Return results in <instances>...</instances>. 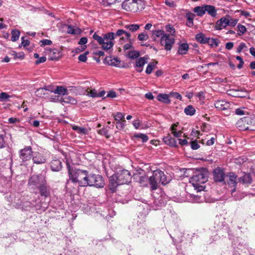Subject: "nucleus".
I'll list each match as a JSON object with an SVG mask.
<instances>
[{
  "instance_id": "1",
  "label": "nucleus",
  "mask_w": 255,
  "mask_h": 255,
  "mask_svg": "<svg viewBox=\"0 0 255 255\" xmlns=\"http://www.w3.org/2000/svg\"><path fill=\"white\" fill-rule=\"evenodd\" d=\"M69 179L67 180L66 187L70 189L71 183L81 187L94 186L102 188L105 185L104 180L100 175L89 173L87 171L79 169H71L68 167Z\"/></svg>"
},
{
  "instance_id": "2",
  "label": "nucleus",
  "mask_w": 255,
  "mask_h": 255,
  "mask_svg": "<svg viewBox=\"0 0 255 255\" xmlns=\"http://www.w3.org/2000/svg\"><path fill=\"white\" fill-rule=\"evenodd\" d=\"M164 172L160 170H155L153 171L152 176L149 177V184L151 190L157 189L158 184L166 185L169 182Z\"/></svg>"
},
{
  "instance_id": "3",
  "label": "nucleus",
  "mask_w": 255,
  "mask_h": 255,
  "mask_svg": "<svg viewBox=\"0 0 255 255\" xmlns=\"http://www.w3.org/2000/svg\"><path fill=\"white\" fill-rule=\"evenodd\" d=\"M93 38L96 40L104 50H108L112 48L114 45L115 39V33L111 32L104 35L103 37L98 35L95 33L93 35Z\"/></svg>"
},
{
  "instance_id": "4",
  "label": "nucleus",
  "mask_w": 255,
  "mask_h": 255,
  "mask_svg": "<svg viewBox=\"0 0 255 255\" xmlns=\"http://www.w3.org/2000/svg\"><path fill=\"white\" fill-rule=\"evenodd\" d=\"M207 180V174L205 172L196 170L190 178L189 182L197 191H201L204 190L205 187L201 184L205 183Z\"/></svg>"
},
{
  "instance_id": "5",
  "label": "nucleus",
  "mask_w": 255,
  "mask_h": 255,
  "mask_svg": "<svg viewBox=\"0 0 255 255\" xmlns=\"http://www.w3.org/2000/svg\"><path fill=\"white\" fill-rule=\"evenodd\" d=\"M255 123V119H252L250 117H245L240 120H239L237 124V127L240 130H255V126L254 125H251L248 126L249 123Z\"/></svg>"
},
{
  "instance_id": "6",
  "label": "nucleus",
  "mask_w": 255,
  "mask_h": 255,
  "mask_svg": "<svg viewBox=\"0 0 255 255\" xmlns=\"http://www.w3.org/2000/svg\"><path fill=\"white\" fill-rule=\"evenodd\" d=\"M46 182L45 175L41 173L34 174L31 176L28 181V185L31 188H38L40 186L46 183Z\"/></svg>"
},
{
  "instance_id": "7",
  "label": "nucleus",
  "mask_w": 255,
  "mask_h": 255,
  "mask_svg": "<svg viewBox=\"0 0 255 255\" xmlns=\"http://www.w3.org/2000/svg\"><path fill=\"white\" fill-rule=\"evenodd\" d=\"M116 173L120 184H128L130 182L131 176L130 172L128 170H120Z\"/></svg>"
},
{
  "instance_id": "8",
  "label": "nucleus",
  "mask_w": 255,
  "mask_h": 255,
  "mask_svg": "<svg viewBox=\"0 0 255 255\" xmlns=\"http://www.w3.org/2000/svg\"><path fill=\"white\" fill-rule=\"evenodd\" d=\"M26 204L37 210L38 213L45 211L48 207V204L46 203L41 202L39 199L33 200L31 202H27Z\"/></svg>"
},
{
  "instance_id": "9",
  "label": "nucleus",
  "mask_w": 255,
  "mask_h": 255,
  "mask_svg": "<svg viewBox=\"0 0 255 255\" xmlns=\"http://www.w3.org/2000/svg\"><path fill=\"white\" fill-rule=\"evenodd\" d=\"M19 158L22 162L30 160L32 157V150L30 146H25L19 150Z\"/></svg>"
},
{
  "instance_id": "10",
  "label": "nucleus",
  "mask_w": 255,
  "mask_h": 255,
  "mask_svg": "<svg viewBox=\"0 0 255 255\" xmlns=\"http://www.w3.org/2000/svg\"><path fill=\"white\" fill-rule=\"evenodd\" d=\"M174 42V39L170 37L168 34L162 36L160 39L161 44L164 46L165 49L167 51H170L171 49Z\"/></svg>"
},
{
  "instance_id": "11",
  "label": "nucleus",
  "mask_w": 255,
  "mask_h": 255,
  "mask_svg": "<svg viewBox=\"0 0 255 255\" xmlns=\"http://www.w3.org/2000/svg\"><path fill=\"white\" fill-rule=\"evenodd\" d=\"M69 88V89H68L63 86H57L52 92L54 93L59 95L65 96L69 94V91H73V92H74L76 90V88L75 87H70Z\"/></svg>"
},
{
  "instance_id": "12",
  "label": "nucleus",
  "mask_w": 255,
  "mask_h": 255,
  "mask_svg": "<svg viewBox=\"0 0 255 255\" xmlns=\"http://www.w3.org/2000/svg\"><path fill=\"white\" fill-rule=\"evenodd\" d=\"M228 18L229 15H226L225 16H224L217 20L215 23V28L216 30H219L225 28L227 26H228Z\"/></svg>"
},
{
  "instance_id": "13",
  "label": "nucleus",
  "mask_w": 255,
  "mask_h": 255,
  "mask_svg": "<svg viewBox=\"0 0 255 255\" xmlns=\"http://www.w3.org/2000/svg\"><path fill=\"white\" fill-rule=\"evenodd\" d=\"M228 94L235 97L244 98L248 96L247 91L244 89H232L228 91Z\"/></svg>"
},
{
  "instance_id": "14",
  "label": "nucleus",
  "mask_w": 255,
  "mask_h": 255,
  "mask_svg": "<svg viewBox=\"0 0 255 255\" xmlns=\"http://www.w3.org/2000/svg\"><path fill=\"white\" fill-rule=\"evenodd\" d=\"M109 188L112 192L116 191L117 187L120 185L119 183L118 177L117 173L111 176L109 179Z\"/></svg>"
},
{
  "instance_id": "15",
  "label": "nucleus",
  "mask_w": 255,
  "mask_h": 255,
  "mask_svg": "<svg viewBox=\"0 0 255 255\" xmlns=\"http://www.w3.org/2000/svg\"><path fill=\"white\" fill-rule=\"evenodd\" d=\"M47 53L49 54L51 60H56L61 55V52L57 48H47Z\"/></svg>"
},
{
  "instance_id": "16",
  "label": "nucleus",
  "mask_w": 255,
  "mask_h": 255,
  "mask_svg": "<svg viewBox=\"0 0 255 255\" xmlns=\"http://www.w3.org/2000/svg\"><path fill=\"white\" fill-rule=\"evenodd\" d=\"M214 179L216 182H222L224 180L225 173L220 168H216L213 171Z\"/></svg>"
},
{
  "instance_id": "17",
  "label": "nucleus",
  "mask_w": 255,
  "mask_h": 255,
  "mask_svg": "<svg viewBox=\"0 0 255 255\" xmlns=\"http://www.w3.org/2000/svg\"><path fill=\"white\" fill-rule=\"evenodd\" d=\"M147 58L145 56L137 59L135 64V67L137 68L136 71L139 73L142 72L143 66L147 63Z\"/></svg>"
},
{
  "instance_id": "18",
  "label": "nucleus",
  "mask_w": 255,
  "mask_h": 255,
  "mask_svg": "<svg viewBox=\"0 0 255 255\" xmlns=\"http://www.w3.org/2000/svg\"><path fill=\"white\" fill-rule=\"evenodd\" d=\"M215 107L219 110H225L230 108V104L223 100H220L215 102Z\"/></svg>"
},
{
  "instance_id": "19",
  "label": "nucleus",
  "mask_w": 255,
  "mask_h": 255,
  "mask_svg": "<svg viewBox=\"0 0 255 255\" xmlns=\"http://www.w3.org/2000/svg\"><path fill=\"white\" fill-rule=\"evenodd\" d=\"M39 193L41 196L47 198L50 195L51 188L50 186L47 185V183L40 186L38 188Z\"/></svg>"
},
{
  "instance_id": "20",
  "label": "nucleus",
  "mask_w": 255,
  "mask_h": 255,
  "mask_svg": "<svg viewBox=\"0 0 255 255\" xmlns=\"http://www.w3.org/2000/svg\"><path fill=\"white\" fill-rule=\"evenodd\" d=\"M104 61L109 65L117 67H120L121 61L117 57H112V56L106 57Z\"/></svg>"
},
{
  "instance_id": "21",
  "label": "nucleus",
  "mask_w": 255,
  "mask_h": 255,
  "mask_svg": "<svg viewBox=\"0 0 255 255\" xmlns=\"http://www.w3.org/2000/svg\"><path fill=\"white\" fill-rule=\"evenodd\" d=\"M163 141L166 144L171 147H178L176 140L173 138L169 133L163 138Z\"/></svg>"
},
{
  "instance_id": "22",
  "label": "nucleus",
  "mask_w": 255,
  "mask_h": 255,
  "mask_svg": "<svg viewBox=\"0 0 255 255\" xmlns=\"http://www.w3.org/2000/svg\"><path fill=\"white\" fill-rule=\"evenodd\" d=\"M50 168L53 171H59L62 169L61 161L57 159H53L50 162Z\"/></svg>"
},
{
  "instance_id": "23",
  "label": "nucleus",
  "mask_w": 255,
  "mask_h": 255,
  "mask_svg": "<svg viewBox=\"0 0 255 255\" xmlns=\"http://www.w3.org/2000/svg\"><path fill=\"white\" fill-rule=\"evenodd\" d=\"M64 26L66 28L67 33L72 35L80 34L82 30L80 28L74 27L71 25L65 24Z\"/></svg>"
},
{
  "instance_id": "24",
  "label": "nucleus",
  "mask_w": 255,
  "mask_h": 255,
  "mask_svg": "<svg viewBox=\"0 0 255 255\" xmlns=\"http://www.w3.org/2000/svg\"><path fill=\"white\" fill-rule=\"evenodd\" d=\"M238 180L240 183L246 185L250 184L252 182V177L250 173H245Z\"/></svg>"
},
{
  "instance_id": "25",
  "label": "nucleus",
  "mask_w": 255,
  "mask_h": 255,
  "mask_svg": "<svg viewBox=\"0 0 255 255\" xmlns=\"http://www.w3.org/2000/svg\"><path fill=\"white\" fill-rule=\"evenodd\" d=\"M59 101L63 105H64V104L75 105L77 102L76 99L69 96H65L64 98H61L59 100Z\"/></svg>"
},
{
  "instance_id": "26",
  "label": "nucleus",
  "mask_w": 255,
  "mask_h": 255,
  "mask_svg": "<svg viewBox=\"0 0 255 255\" xmlns=\"http://www.w3.org/2000/svg\"><path fill=\"white\" fill-rule=\"evenodd\" d=\"M32 160L34 163L43 164L46 162V159L42 154L38 153L33 157Z\"/></svg>"
},
{
  "instance_id": "27",
  "label": "nucleus",
  "mask_w": 255,
  "mask_h": 255,
  "mask_svg": "<svg viewBox=\"0 0 255 255\" xmlns=\"http://www.w3.org/2000/svg\"><path fill=\"white\" fill-rule=\"evenodd\" d=\"M189 49V47L188 43H181L179 45L177 53L179 55H185L187 53Z\"/></svg>"
},
{
  "instance_id": "28",
  "label": "nucleus",
  "mask_w": 255,
  "mask_h": 255,
  "mask_svg": "<svg viewBox=\"0 0 255 255\" xmlns=\"http://www.w3.org/2000/svg\"><path fill=\"white\" fill-rule=\"evenodd\" d=\"M195 16V15L194 13H193L190 11H187V12L186 13L185 17L187 19L186 25L188 27H191L193 25V24H194L193 19H194Z\"/></svg>"
},
{
  "instance_id": "29",
  "label": "nucleus",
  "mask_w": 255,
  "mask_h": 255,
  "mask_svg": "<svg viewBox=\"0 0 255 255\" xmlns=\"http://www.w3.org/2000/svg\"><path fill=\"white\" fill-rule=\"evenodd\" d=\"M72 129L76 131L78 133L83 135L88 134L90 131V129L77 126H72Z\"/></svg>"
},
{
  "instance_id": "30",
  "label": "nucleus",
  "mask_w": 255,
  "mask_h": 255,
  "mask_svg": "<svg viewBox=\"0 0 255 255\" xmlns=\"http://www.w3.org/2000/svg\"><path fill=\"white\" fill-rule=\"evenodd\" d=\"M157 99L158 101L166 104H169L171 102V100L169 98V95L166 94H158L157 96Z\"/></svg>"
},
{
  "instance_id": "31",
  "label": "nucleus",
  "mask_w": 255,
  "mask_h": 255,
  "mask_svg": "<svg viewBox=\"0 0 255 255\" xmlns=\"http://www.w3.org/2000/svg\"><path fill=\"white\" fill-rule=\"evenodd\" d=\"M205 12H207L212 17H215L217 15V10L215 7L211 5H205Z\"/></svg>"
},
{
  "instance_id": "32",
  "label": "nucleus",
  "mask_w": 255,
  "mask_h": 255,
  "mask_svg": "<svg viewBox=\"0 0 255 255\" xmlns=\"http://www.w3.org/2000/svg\"><path fill=\"white\" fill-rule=\"evenodd\" d=\"M193 11L198 16H202L205 14V6H197L194 8Z\"/></svg>"
},
{
  "instance_id": "33",
  "label": "nucleus",
  "mask_w": 255,
  "mask_h": 255,
  "mask_svg": "<svg viewBox=\"0 0 255 255\" xmlns=\"http://www.w3.org/2000/svg\"><path fill=\"white\" fill-rule=\"evenodd\" d=\"M208 37H206L202 33L197 34L195 36L196 40L198 42L202 44H207L208 42Z\"/></svg>"
},
{
  "instance_id": "34",
  "label": "nucleus",
  "mask_w": 255,
  "mask_h": 255,
  "mask_svg": "<svg viewBox=\"0 0 255 255\" xmlns=\"http://www.w3.org/2000/svg\"><path fill=\"white\" fill-rule=\"evenodd\" d=\"M229 180L228 181V184L232 185L235 187L237 184V176L233 172H230L229 174Z\"/></svg>"
},
{
  "instance_id": "35",
  "label": "nucleus",
  "mask_w": 255,
  "mask_h": 255,
  "mask_svg": "<svg viewBox=\"0 0 255 255\" xmlns=\"http://www.w3.org/2000/svg\"><path fill=\"white\" fill-rule=\"evenodd\" d=\"M137 180L141 186H145L149 183V178L146 175L138 176Z\"/></svg>"
},
{
  "instance_id": "36",
  "label": "nucleus",
  "mask_w": 255,
  "mask_h": 255,
  "mask_svg": "<svg viewBox=\"0 0 255 255\" xmlns=\"http://www.w3.org/2000/svg\"><path fill=\"white\" fill-rule=\"evenodd\" d=\"M185 114L188 116H193L196 113V109L192 105L187 106L184 110Z\"/></svg>"
},
{
  "instance_id": "37",
  "label": "nucleus",
  "mask_w": 255,
  "mask_h": 255,
  "mask_svg": "<svg viewBox=\"0 0 255 255\" xmlns=\"http://www.w3.org/2000/svg\"><path fill=\"white\" fill-rule=\"evenodd\" d=\"M220 40L217 38H208V42L207 44H208L211 47H217L219 46L220 43Z\"/></svg>"
},
{
  "instance_id": "38",
  "label": "nucleus",
  "mask_w": 255,
  "mask_h": 255,
  "mask_svg": "<svg viewBox=\"0 0 255 255\" xmlns=\"http://www.w3.org/2000/svg\"><path fill=\"white\" fill-rule=\"evenodd\" d=\"M157 64V62L156 61L148 63L145 70L146 73L147 74H151L152 70L155 68Z\"/></svg>"
},
{
  "instance_id": "39",
  "label": "nucleus",
  "mask_w": 255,
  "mask_h": 255,
  "mask_svg": "<svg viewBox=\"0 0 255 255\" xmlns=\"http://www.w3.org/2000/svg\"><path fill=\"white\" fill-rule=\"evenodd\" d=\"M137 3L136 0H132L131 2L128 3L127 1H124L122 3V8L127 11H130V5Z\"/></svg>"
},
{
  "instance_id": "40",
  "label": "nucleus",
  "mask_w": 255,
  "mask_h": 255,
  "mask_svg": "<svg viewBox=\"0 0 255 255\" xmlns=\"http://www.w3.org/2000/svg\"><path fill=\"white\" fill-rule=\"evenodd\" d=\"M11 33L12 35L11 37V40L12 41L14 42L18 40L20 35V32L18 30L13 29L11 30Z\"/></svg>"
},
{
  "instance_id": "41",
  "label": "nucleus",
  "mask_w": 255,
  "mask_h": 255,
  "mask_svg": "<svg viewBox=\"0 0 255 255\" xmlns=\"http://www.w3.org/2000/svg\"><path fill=\"white\" fill-rule=\"evenodd\" d=\"M113 116L114 117L115 120L117 122L122 121L123 120H125L124 119L125 115L122 113L118 112L116 114H113Z\"/></svg>"
},
{
  "instance_id": "42",
  "label": "nucleus",
  "mask_w": 255,
  "mask_h": 255,
  "mask_svg": "<svg viewBox=\"0 0 255 255\" xmlns=\"http://www.w3.org/2000/svg\"><path fill=\"white\" fill-rule=\"evenodd\" d=\"M125 27L131 32H134L139 28V25L137 24H128L125 25Z\"/></svg>"
},
{
  "instance_id": "43",
  "label": "nucleus",
  "mask_w": 255,
  "mask_h": 255,
  "mask_svg": "<svg viewBox=\"0 0 255 255\" xmlns=\"http://www.w3.org/2000/svg\"><path fill=\"white\" fill-rule=\"evenodd\" d=\"M164 31L162 30H156L152 31V35L156 37L162 38V36L165 35Z\"/></svg>"
},
{
  "instance_id": "44",
  "label": "nucleus",
  "mask_w": 255,
  "mask_h": 255,
  "mask_svg": "<svg viewBox=\"0 0 255 255\" xmlns=\"http://www.w3.org/2000/svg\"><path fill=\"white\" fill-rule=\"evenodd\" d=\"M238 34L240 36L242 35L245 33V32L247 31V28L246 27L241 24H239L238 25Z\"/></svg>"
},
{
  "instance_id": "45",
  "label": "nucleus",
  "mask_w": 255,
  "mask_h": 255,
  "mask_svg": "<svg viewBox=\"0 0 255 255\" xmlns=\"http://www.w3.org/2000/svg\"><path fill=\"white\" fill-rule=\"evenodd\" d=\"M134 137L137 138H140L143 142H145L148 140L147 135L143 133L135 134Z\"/></svg>"
},
{
  "instance_id": "46",
  "label": "nucleus",
  "mask_w": 255,
  "mask_h": 255,
  "mask_svg": "<svg viewBox=\"0 0 255 255\" xmlns=\"http://www.w3.org/2000/svg\"><path fill=\"white\" fill-rule=\"evenodd\" d=\"M139 55L138 52L136 51H131L128 53V57L131 59H134L137 58Z\"/></svg>"
},
{
  "instance_id": "47",
  "label": "nucleus",
  "mask_w": 255,
  "mask_h": 255,
  "mask_svg": "<svg viewBox=\"0 0 255 255\" xmlns=\"http://www.w3.org/2000/svg\"><path fill=\"white\" fill-rule=\"evenodd\" d=\"M228 20V26H235L238 23V20L236 18H233L229 15Z\"/></svg>"
},
{
  "instance_id": "48",
  "label": "nucleus",
  "mask_w": 255,
  "mask_h": 255,
  "mask_svg": "<svg viewBox=\"0 0 255 255\" xmlns=\"http://www.w3.org/2000/svg\"><path fill=\"white\" fill-rule=\"evenodd\" d=\"M126 120H123L122 121L120 122H116V128L119 130H122L123 129L125 126H126Z\"/></svg>"
},
{
  "instance_id": "49",
  "label": "nucleus",
  "mask_w": 255,
  "mask_h": 255,
  "mask_svg": "<svg viewBox=\"0 0 255 255\" xmlns=\"http://www.w3.org/2000/svg\"><path fill=\"white\" fill-rule=\"evenodd\" d=\"M170 130L172 131V133L176 137H179L181 136L182 132L181 130L177 131L176 128L173 127H170Z\"/></svg>"
},
{
  "instance_id": "50",
  "label": "nucleus",
  "mask_w": 255,
  "mask_h": 255,
  "mask_svg": "<svg viewBox=\"0 0 255 255\" xmlns=\"http://www.w3.org/2000/svg\"><path fill=\"white\" fill-rule=\"evenodd\" d=\"M137 38L139 41H145L148 39V35L145 32H142L138 34Z\"/></svg>"
},
{
  "instance_id": "51",
  "label": "nucleus",
  "mask_w": 255,
  "mask_h": 255,
  "mask_svg": "<svg viewBox=\"0 0 255 255\" xmlns=\"http://www.w3.org/2000/svg\"><path fill=\"white\" fill-rule=\"evenodd\" d=\"M98 93L96 89H93L90 90L89 91H87V95L92 98H96L97 97Z\"/></svg>"
},
{
  "instance_id": "52",
  "label": "nucleus",
  "mask_w": 255,
  "mask_h": 255,
  "mask_svg": "<svg viewBox=\"0 0 255 255\" xmlns=\"http://www.w3.org/2000/svg\"><path fill=\"white\" fill-rule=\"evenodd\" d=\"M10 98V96L5 92H1L0 94V101L3 102Z\"/></svg>"
},
{
  "instance_id": "53",
  "label": "nucleus",
  "mask_w": 255,
  "mask_h": 255,
  "mask_svg": "<svg viewBox=\"0 0 255 255\" xmlns=\"http://www.w3.org/2000/svg\"><path fill=\"white\" fill-rule=\"evenodd\" d=\"M200 145L196 140H193L191 142V148L193 150H197L200 148Z\"/></svg>"
},
{
  "instance_id": "54",
  "label": "nucleus",
  "mask_w": 255,
  "mask_h": 255,
  "mask_svg": "<svg viewBox=\"0 0 255 255\" xmlns=\"http://www.w3.org/2000/svg\"><path fill=\"white\" fill-rule=\"evenodd\" d=\"M117 93L114 91H110L108 92L107 96L103 98V99H106V98H114L117 97Z\"/></svg>"
},
{
  "instance_id": "55",
  "label": "nucleus",
  "mask_w": 255,
  "mask_h": 255,
  "mask_svg": "<svg viewBox=\"0 0 255 255\" xmlns=\"http://www.w3.org/2000/svg\"><path fill=\"white\" fill-rule=\"evenodd\" d=\"M170 96L171 97L174 98L175 99L180 100H181L182 98L181 95L179 93L177 92H171L170 93Z\"/></svg>"
},
{
  "instance_id": "56",
  "label": "nucleus",
  "mask_w": 255,
  "mask_h": 255,
  "mask_svg": "<svg viewBox=\"0 0 255 255\" xmlns=\"http://www.w3.org/2000/svg\"><path fill=\"white\" fill-rule=\"evenodd\" d=\"M165 3L167 6L170 7H175L176 6L175 2L172 0H166Z\"/></svg>"
},
{
  "instance_id": "57",
  "label": "nucleus",
  "mask_w": 255,
  "mask_h": 255,
  "mask_svg": "<svg viewBox=\"0 0 255 255\" xmlns=\"http://www.w3.org/2000/svg\"><path fill=\"white\" fill-rule=\"evenodd\" d=\"M40 43L41 46L49 45L52 43L51 40L49 39H42L40 41Z\"/></svg>"
},
{
  "instance_id": "58",
  "label": "nucleus",
  "mask_w": 255,
  "mask_h": 255,
  "mask_svg": "<svg viewBox=\"0 0 255 255\" xmlns=\"http://www.w3.org/2000/svg\"><path fill=\"white\" fill-rule=\"evenodd\" d=\"M5 146V142L3 135H0V149L3 148Z\"/></svg>"
},
{
  "instance_id": "59",
  "label": "nucleus",
  "mask_w": 255,
  "mask_h": 255,
  "mask_svg": "<svg viewBox=\"0 0 255 255\" xmlns=\"http://www.w3.org/2000/svg\"><path fill=\"white\" fill-rule=\"evenodd\" d=\"M245 48H246V44L243 42L241 43L237 48V52L240 53Z\"/></svg>"
},
{
  "instance_id": "60",
  "label": "nucleus",
  "mask_w": 255,
  "mask_h": 255,
  "mask_svg": "<svg viewBox=\"0 0 255 255\" xmlns=\"http://www.w3.org/2000/svg\"><path fill=\"white\" fill-rule=\"evenodd\" d=\"M87 59V57L86 53L81 54L78 57V60L81 62H85L86 61Z\"/></svg>"
},
{
  "instance_id": "61",
  "label": "nucleus",
  "mask_w": 255,
  "mask_h": 255,
  "mask_svg": "<svg viewBox=\"0 0 255 255\" xmlns=\"http://www.w3.org/2000/svg\"><path fill=\"white\" fill-rule=\"evenodd\" d=\"M245 194L243 193L238 192L237 194V195L235 196V199L236 200H240L242 199L245 197Z\"/></svg>"
},
{
  "instance_id": "62",
  "label": "nucleus",
  "mask_w": 255,
  "mask_h": 255,
  "mask_svg": "<svg viewBox=\"0 0 255 255\" xmlns=\"http://www.w3.org/2000/svg\"><path fill=\"white\" fill-rule=\"evenodd\" d=\"M21 44L22 46L25 47L26 46L29 45V41L27 39H25L24 37L21 38Z\"/></svg>"
},
{
  "instance_id": "63",
  "label": "nucleus",
  "mask_w": 255,
  "mask_h": 255,
  "mask_svg": "<svg viewBox=\"0 0 255 255\" xmlns=\"http://www.w3.org/2000/svg\"><path fill=\"white\" fill-rule=\"evenodd\" d=\"M245 112L241 108H238L236 109L235 110V114L237 115L242 116L245 115Z\"/></svg>"
},
{
  "instance_id": "64",
  "label": "nucleus",
  "mask_w": 255,
  "mask_h": 255,
  "mask_svg": "<svg viewBox=\"0 0 255 255\" xmlns=\"http://www.w3.org/2000/svg\"><path fill=\"white\" fill-rule=\"evenodd\" d=\"M46 60V58L45 56L39 57V58L35 61L36 64H39L41 63L44 62Z\"/></svg>"
}]
</instances>
